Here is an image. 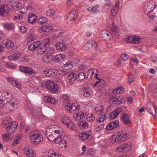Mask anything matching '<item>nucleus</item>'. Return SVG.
Segmentation results:
<instances>
[{
    "mask_svg": "<svg viewBox=\"0 0 157 157\" xmlns=\"http://www.w3.org/2000/svg\"><path fill=\"white\" fill-rule=\"evenodd\" d=\"M29 136L31 142L33 144H38L43 140V137L41 132L36 130L31 132Z\"/></svg>",
    "mask_w": 157,
    "mask_h": 157,
    "instance_id": "obj_1",
    "label": "nucleus"
},
{
    "mask_svg": "<svg viewBox=\"0 0 157 157\" xmlns=\"http://www.w3.org/2000/svg\"><path fill=\"white\" fill-rule=\"evenodd\" d=\"M29 136L31 142L33 144H38L43 140V137L41 132L36 130L31 132Z\"/></svg>",
    "mask_w": 157,
    "mask_h": 157,
    "instance_id": "obj_2",
    "label": "nucleus"
},
{
    "mask_svg": "<svg viewBox=\"0 0 157 157\" xmlns=\"http://www.w3.org/2000/svg\"><path fill=\"white\" fill-rule=\"evenodd\" d=\"M40 86L43 88H46L51 93H55L58 91L59 89L58 86L53 82L48 80L44 83L41 82Z\"/></svg>",
    "mask_w": 157,
    "mask_h": 157,
    "instance_id": "obj_3",
    "label": "nucleus"
},
{
    "mask_svg": "<svg viewBox=\"0 0 157 157\" xmlns=\"http://www.w3.org/2000/svg\"><path fill=\"white\" fill-rule=\"evenodd\" d=\"M128 138V135L125 131H120L117 135L113 136L112 141L113 143H119L125 141Z\"/></svg>",
    "mask_w": 157,
    "mask_h": 157,
    "instance_id": "obj_4",
    "label": "nucleus"
},
{
    "mask_svg": "<svg viewBox=\"0 0 157 157\" xmlns=\"http://www.w3.org/2000/svg\"><path fill=\"white\" fill-rule=\"evenodd\" d=\"M3 123L5 125L6 130L9 133H13L17 126V122L13 121L10 122L8 121L5 120L3 121Z\"/></svg>",
    "mask_w": 157,
    "mask_h": 157,
    "instance_id": "obj_5",
    "label": "nucleus"
},
{
    "mask_svg": "<svg viewBox=\"0 0 157 157\" xmlns=\"http://www.w3.org/2000/svg\"><path fill=\"white\" fill-rule=\"evenodd\" d=\"M155 3L153 1H150L146 3L144 6V9L146 13H150L153 12L154 14L157 15V6H155Z\"/></svg>",
    "mask_w": 157,
    "mask_h": 157,
    "instance_id": "obj_6",
    "label": "nucleus"
},
{
    "mask_svg": "<svg viewBox=\"0 0 157 157\" xmlns=\"http://www.w3.org/2000/svg\"><path fill=\"white\" fill-rule=\"evenodd\" d=\"M12 97V94L6 90H5L2 93L0 92V106H2L4 104L2 103H5V101L8 102L11 101Z\"/></svg>",
    "mask_w": 157,
    "mask_h": 157,
    "instance_id": "obj_7",
    "label": "nucleus"
},
{
    "mask_svg": "<svg viewBox=\"0 0 157 157\" xmlns=\"http://www.w3.org/2000/svg\"><path fill=\"white\" fill-rule=\"evenodd\" d=\"M123 111L121 108H119L114 110L109 114V118L111 120L116 118L119 114Z\"/></svg>",
    "mask_w": 157,
    "mask_h": 157,
    "instance_id": "obj_8",
    "label": "nucleus"
},
{
    "mask_svg": "<svg viewBox=\"0 0 157 157\" xmlns=\"http://www.w3.org/2000/svg\"><path fill=\"white\" fill-rule=\"evenodd\" d=\"M19 69L21 71L27 73L29 75L35 74L36 73L35 70L28 66H21L19 67Z\"/></svg>",
    "mask_w": 157,
    "mask_h": 157,
    "instance_id": "obj_9",
    "label": "nucleus"
},
{
    "mask_svg": "<svg viewBox=\"0 0 157 157\" xmlns=\"http://www.w3.org/2000/svg\"><path fill=\"white\" fill-rule=\"evenodd\" d=\"M131 147V144L128 142L124 144H121L117 147V149L119 151H122L123 150L128 151L129 150Z\"/></svg>",
    "mask_w": 157,
    "mask_h": 157,
    "instance_id": "obj_10",
    "label": "nucleus"
},
{
    "mask_svg": "<svg viewBox=\"0 0 157 157\" xmlns=\"http://www.w3.org/2000/svg\"><path fill=\"white\" fill-rule=\"evenodd\" d=\"M2 45L4 48L5 47H6L8 49L12 48L14 46V44L11 41L6 39L3 40Z\"/></svg>",
    "mask_w": 157,
    "mask_h": 157,
    "instance_id": "obj_11",
    "label": "nucleus"
},
{
    "mask_svg": "<svg viewBox=\"0 0 157 157\" xmlns=\"http://www.w3.org/2000/svg\"><path fill=\"white\" fill-rule=\"evenodd\" d=\"M112 36V34L106 30L102 31L100 35V37L103 38L105 40H109Z\"/></svg>",
    "mask_w": 157,
    "mask_h": 157,
    "instance_id": "obj_12",
    "label": "nucleus"
},
{
    "mask_svg": "<svg viewBox=\"0 0 157 157\" xmlns=\"http://www.w3.org/2000/svg\"><path fill=\"white\" fill-rule=\"evenodd\" d=\"M77 14L78 12L76 10H72L68 14L67 21H74L77 17Z\"/></svg>",
    "mask_w": 157,
    "mask_h": 157,
    "instance_id": "obj_13",
    "label": "nucleus"
},
{
    "mask_svg": "<svg viewBox=\"0 0 157 157\" xmlns=\"http://www.w3.org/2000/svg\"><path fill=\"white\" fill-rule=\"evenodd\" d=\"M9 11V7L7 5L4 4L0 6V15L1 16L5 15L7 14Z\"/></svg>",
    "mask_w": 157,
    "mask_h": 157,
    "instance_id": "obj_14",
    "label": "nucleus"
},
{
    "mask_svg": "<svg viewBox=\"0 0 157 157\" xmlns=\"http://www.w3.org/2000/svg\"><path fill=\"white\" fill-rule=\"evenodd\" d=\"M65 57V55L63 53L56 55L52 56V60L56 62H59Z\"/></svg>",
    "mask_w": 157,
    "mask_h": 157,
    "instance_id": "obj_15",
    "label": "nucleus"
},
{
    "mask_svg": "<svg viewBox=\"0 0 157 157\" xmlns=\"http://www.w3.org/2000/svg\"><path fill=\"white\" fill-rule=\"evenodd\" d=\"M53 29V28L51 26L44 25L38 28V31L40 33L47 32L49 33Z\"/></svg>",
    "mask_w": 157,
    "mask_h": 157,
    "instance_id": "obj_16",
    "label": "nucleus"
},
{
    "mask_svg": "<svg viewBox=\"0 0 157 157\" xmlns=\"http://www.w3.org/2000/svg\"><path fill=\"white\" fill-rule=\"evenodd\" d=\"M58 72L57 70L56 69H52L48 71H44V74L47 76L50 77H54L55 75H57Z\"/></svg>",
    "mask_w": 157,
    "mask_h": 157,
    "instance_id": "obj_17",
    "label": "nucleus"
},
{
    "mask_svg": "<svg viewBox=\"0 0 157 157\" xmlns=\"http://www.w3.org/2000/svg\"><path fill=\"white\" fill-rule=\"evenodd\" d=\"M55 47L58 50L62 51L67 49V46L63 43L57 42Z\"/></svg>",
    "mask_w": 157,
    "mask_h": 157,
    "instance_id": "obj_18",
    "label": "nucleus"
},
{
    "mask_svg": "<svg viewBox=\"0 0 157 157\" xmlns=\"http://www.w3.org/2000/svg\"><path fill=\"white\" fill-rule=\"evenodd\" d=\"M119 121H115L110 122L109 125L106 126V129L107 130H112L114 128H117L119 124Z\"/></svg>",
    "mask_w": 157,
    "mask_h": 157,
    "instance_id": "obj_19",
    "label": "nucleus"
},
{
    "mask_svg": "<svg viewBox=\"0 0 157 157\" xmlns=\"http://www.w3.org/2000/svg\"><path fill=\"white\" fill-rule=\"evenodd\" d=\"M43 99L45 102L51 104H55L56 102V100L55 99L50 95L44 96Z\"/></svg>",
    "mask_w": 157,
    "mask_h": 157,
    "instance_id": "obj_20",
    "label": "nucleus"
},
{
    "mask_svg": "<svg viewBox=\"0 0 157 157\" xmlns=\"http://www.w3.org/2000/svg\"><path fill=\"white\" fill-rule=\"evenodd\" d=\"M67 78L68 80V83L70 85L74 83L75 80L77 79L76 77L74 75V74L72 72L68 74Z\"/></svg>",
    "mask_w": 157,
    "mask_h": 157,
    "instance_id": "obj_21",
    "label": "nucleus"
},
{
    "mask_svg": "<svg viewBox=\"0 0 157 157\" xmlns=\"http://www.w3.org/2000/svg\"><path fill=\"white\" fill-rule=\"evenodd\" d=\"M95 44H96V43L93 41H89L87 42L84 44V49L86 50H87L93 47Z\"/></svg>",
    "mask_w": 157,
    "mask_h": 157,
    "instance_id": "obj_22",
    "label": "nucleus"
},
{
    "mask_svg": "<svg viewBox=\"0 0 157 157\" xmlns=\"http://www.w3.org/2000/svg\"><path fill=\"white\" fill-rule=\"evenodd\" d=\"M24 153L29 157H33L36 154L34 151H33L32 149L29 148H26L24 150Z\"/></svg>",
    "mask_w": 157,
    "mask_h": 157,
    "instance_id": "obj_23",
    "label": "nucleus"
},
{
    "mask_svg": "<svg viewBox=\"0 0 157 157\" xmlns=\"http://www.w3.org/2000/svg\"><path fill=\"white\" fill-rule=\"evenodd\" d=\"M73 62L70 60L68 61L63 64V67L64 69L68 70L71 69L73 67Z\"/></svg>",
    "mask_w": 157,
    "mask_h": 157,
    "instance_id": "obj_24",
    "label": "nucleus"
},
{
    "mask_svg": "<svg viewBox=\"0 0 157 157\" xmlns=\"http://www.w3.org/2000/svg\"><path fill=\"white\" fill-rule=\"evenodd\" d=\"M54 142L56 146L57 144H60L61 143L66 142V140H63V137L62 136L59 135L56 137L55 140L54 141Z\"/></svg>",
    "mask_w": 157,
    "mask_h": 157,
    "instance_id": "obj_25",
    "label": "nucleus"
},
{
    "mask_svg": "<svg viewBox=\"0 0 157 157\" xmlns=\"http://www.w3.org/2000/svg\"><path fill=\"white\" fill-rule=\"evenodd\" d=\"M36 18V16L35 14H30L28 16L27 20L29 23L33 24L35 22Z\"/></svg>",
    "mask_w": 157,
    "mask_h": 157,
    "instance_id": "obj_26",
    "label": "nucleus"
},
{
    "mask_svg": "<svg viewBox=\"0 0 157 157\" xmlns=\"http://www.w3.org/2000/svg\"><path fill=\"white\" fill-rule=\"evenodd\" d=\"M121 119L123 122L126 124H131V122L128 115L124 113L123 114V116L121 117Z\"/></svg>",
    "mask_w": 157,
    "mask_h": 157,
    "instance_id": "obj_27",
    "label": "nucleus"
},
{
    "mask_svg": "<svg viewBox=\"0 0 157 157\" xmlns=\"http://www.w3.org/2000/svg\"><path fill=\"white\" fill-rule=\"evenodd\" d=\"M81 92L82 91V95L85 97H88L90 96V93L88 90V87H83L82 88Z\"/></svg>",
    "mask_w": 157,
    "mask_h": 157,
    "instance_id": "obj_28",
    "label": "nucleus"
},
{
    "mask_svg": "<svg viewBox=\"0 0 157 157\" xmlns=\"http://www.w3.org/2000/svg\"><path fill=\"white\" fill-rule=\"evenodd\" d=\"M147 112L153 116H155L157 113L155 107L154 105H152L151 107L147 109Z\"/></svg>",
    "mask_w": 157,
    "mask_h": 157,
    "instance_id": "obj_29",
    "label": "nucleus"
},
{
    "mask_svg": "<svg viewBox=\"0 0 157 157\" xmlns=\"http://www.w3.org/2000/svg\"><path fill=\"white\" fill-rule=\"evenodd\" d=\"M22 4L21 2H13L11 5L12 9L15 10L20 8Z\"/></svg>",
    "mask_w": 157,
    "mask_h": 157,
    "instance_id": "obj_30",
    "label": "nucleus"
},
{
    "mask_svg": "<svg viewBox=\"0 0 157 157\" xmlns=\"http://www.w3.org/2000/svg\"><path fill=\"white\" fill-rule=\"evenodd\" d=\"M90 136V134L89 133L84 132L81 134H80L79 135L80 139L81 140H87L88 138V137Z\"/></svg>",
    "mask_w": 157,
    "mask_h": 157,
    "instance_id": "obj_31",
    "label": "nucleus"
},
{
    "mask_svg": "<svg viewBox=\"0 0 157 157\" xmlns=\"http://www.w3.org/2000/svg\"><path fill=\"white\" fill-rule=\"evenodd\" d=\"M37 53L39 55H42L46 53V48L41 46L36 50Z\"/></svg>",
    "mask_w": 157,
    "mask_h": 157,
    "instance_id": "obj_32",
    "label": "nucleus"
},
{
    "mask_svg": "<svg viewBox=\"0 0 157 157\" xmlns=\"http://www.w3.org/2000/svg\"><path fill=\"white\" fill-rule=\"evenodd\" d=\"M108 26L113 32L115 33L117 32V29L115 27V24L113 21H111L110 24Z\"/></svg>",
    "mask_w": 157,
    "mask_h": 157,
    "instance_id": "obj_33",
    "label": "nucleus"
},
{
    "mask_svg": "<svg viewBox=\"0 0 157 157\" xmlns=\"http://www.w3.org/2000/svg\"><path fill=\"white\" fill-rule=\"evenodd\" d=\"M64 31L63 30H59L56 31L55 34L53 35V37L55 39L57 38L64 33Z\"/></svg>",
    "mask_w": 157,
    "mask_h": 157,
    "instance_id": "obj_34",
    "label": "nucleus"
},
{
    "mask_svg": "<svg viewBox=\"0 0 157 157\" xmlns=\"http://www.w3.org/2000/svg\"><path fill=\"white\" fill-rule=\"evenodd\" d=\"M46 136L48 140L52 142H54V141L55 140L56 137V136H55V134L54 133L50 134L49 135L47 133Z\"/></svg>",
    "mask_w": 157,
    "mask_h": 157,
    "instance_id": "obj_35",
    "label": "nucleus"
},
{
    "mask_svg": "<svg viewBox=\"0 0 157 157\" xmlns=\"http://www.w3.org/2000/svg\"><path fill=\"white\" fill-rule=\"evenodd\" d=\"M66 125L67 127L70 128L72 130L75 131L76 130L75 125L72 121H70Z\"/></svg>",
    "mask_w": 157,
    "mask_h": 157,
    "instance_id": "obj_36",
    "label": "nucleus"
},
{
    "mask_svg": "<svg viewBox=\"0 0 157 157\" xmlns=\"http://www.w3.org/2000/svg\"><path fill=\"white\" fill-rule=\"evenodd\" d=\"M50 42V41L49 39H46L41 42V45L43 47L47 48V46L49 45Z\"/></svg>",
    "mask_w": 157,
    "mask_h": 157,
    "instance_id": "obj_37",
    "label": "nucleus"
},
{
    "mask_svg": "<svg viewBox=\"0 0 157 157\" xmlns=\"http://www.w3.org/2000/svg\"><path fill=\"white\" fill-rule=\"evenodd\" d=\"M8 102L9 105H11L12 107L14 108L15 105L18 104V100L17 98H12V99H11V101Z\"/></svg>",
    "mask_w": 157,
    "mask_h": 157,
    "instance_id": "obj_38",
    "label": "nucleus"
},
{
    "mask_svg": "<svg viewBox=\"0 0 157 157\" xmlns=\"http://www.w3.org/2000/svg\"><path fill=\"white\" fill-rule=\"evenodd\" d=\"M86 77V73L84 72H80L78 75V80H83Z\"/></svg>",
    "mask_w": 157,
    "mask_h": 157,
    "instance_id": "obj_39",
    "label": "nucleus"
},
{
    "mask_svg": "<svg viewBox=\"0 0 157 157\" xmlns=\"http://www.w3.org/2000/svg\"><path fill=\"white\" fill-rule=\"evenodd\" d=\"M20 55L19 53L14 54L9 57V59L10 60L17 59L19 58Z\"/></svg>",
    "mask_w": 157,
    "mask_h": 157,
    "instance_id": "obj_40",
    "label": "nucleus"
},
{
    "mask_svg": "<svg viewBox=\"0 0 157 157\" xmlns=\"http://www.w3.org/2000/svg\"><path fill=\"white\" fill-rule=\"evenodd\" d=\"M78 126L80 129H82L84 128H87L88 127V124L86 122L84 123L80 122L78 124Z\"/></svg>",
    "mask_w": 157,
    "mask_h": 157,
    "instance_id": "obj_41",
    "label": "nucleus"
},
{
    "mask_svg": "<svg viewBox=\"0 0 157 157\" xmlns=\"http://www.w3.org/2000/svg\"><path fill=\"white\" fill-rule=\"evenodd\" d=\"M47 19L45 17H41L38 19V23L41 25L44 24L45 23L47 22Z\"/></svg>",
    "mask_w": 157,
    "mask_h": 157,
    "instance_id": "obj_42",
    "label": "nucleus"
},
{
    "mask_svg": "<svg viewBox=\"0 0 157 157\" xmlns=\"http://www.w3.org/2000/svg\"><path fill=\"white\" fill-rule=\"evenodd\" d=\"M49 56L47 55H44L42 58L43 62L45 63H49L50 60Z\"/></svg>",
    "mask_w": 157,
    "mask_h": 157,
    "instance_id": "obj_43",
    "label": "nucleus"
},
{
    "mask_svg": "<svg viewBox=\"0 0 157 157\" xmlns=\"http://www.w3.org/2000/svg\"><path fill=\"white\" fill-rule=\"evenodd\" d=\"M86 119L88 121H92L95 119L94 116L91 113H89L86 116Z\"/></svg>",
    "mask_w": 157,
    "mask_h": 157,
    "instance_id": "obj_44",
    "label": "nucleus"
},
{
    "mask_svg": "<svg viewBox=\"0 0 157 157\" xmlns=\"http://www.w3.org/2000/svg\"><path fill=\"white\" fill-rule=\"evenodd\" d=\"M107 118V116L105 114L100 115L97 120L98 122H102Z\"/></svg>",
    "mask_w": 157,
    "mask_h": 157,
    "instance_id": "obj_45",
    "label": "nucleus"
},
{
    "mask_svg": "<svg viewBox=\"0 0 157 157\" xmlns=\"http://www.w3.org/2000/svg\"><path fill=\"white\" fill-rule=\"evenodd\" d=\"M55 49L52 47L46 48V52H47L48 53H52L55 52Z\"/></svg>",
    "mask_w": 157,
    "mask_h": 157,
    "instance_id": "obj_46",
    "label": "nucleus"
},
{
    "mask_svg": "<svg viewBox=\"0 0 157 157\" xmlns=\"http://www.w3.org/2000/svg\"><path fill=\"white\" fill-rule=\"evenodd\" d=\"M72 106H71V103H69L67 105L65 106V109L66 110L70 113L71 112L72 109Z\"/></svg>",
    "mask_w": 157,
    "mask_h": 157,
    "instance_id": "obj_47",
    "label": "nucleus"
},
{
    "mask_svg": "<svg viewBox=\"0 0 157 157\" xmlns=\"http://www.w3.org/2000/svg\"><path fill=\"white\" fill-rule=\"evenodd\" d=\"M140 38L138 36H134L133 40L132 41V43L137 44L140 41Z\"/></svg>",
    "mask_w": 157,
    "mask_h": 157,
    "instance_id": "obj_48",
    "label": "nucleus"
},
{
    "mask_svg": "<svg viewBox=\"0 0 157 157\" xmlns=\"http://www.w3.org/2000/svg\"><path fill=\"white\" fill-rule=\"evenodd\" d=\"M46 13L47 16L52 17L55 13V11L52 9L49 10L46 12Z\"/></svg>",
    "mask_w": 157,
    "mask_h": 157,
    "instance_id": "obj_49",
    "label": "nucleus"
},
{
    "mask_svg": "<svg viewBox=\"0 0 157 157\" xmlns=\"http://www.w3.org/2000/svg\"><path fill=\"white\" fill-rule=\"evenodd\" d=\"M70 121L67 117H65L61 119V121L63 123L66 125Z\"/></svg>",
    "mask_w": 157,
    "mask_h": 157,
    "instance_id": "obj_50",
    "label": "nucleus"
},
{
    "mask_svg": "<svg viewBox=\"0 0 157 157\" xmlns=\"http://www.w3.org/2000/svg\"><path fill=\"white\" fill-rule=\"evenodd\" d=\"M93 10H92V13H96L99 11V6H93Z\"/></svg>",
    "mask_w": 157,
    "mask_h": 157,
    "instance_id": "obj_51",
    "label": "nucleus"
},
{
    "mask_svg": "<svg viewBox=\"0 0 157 157\" xmlns=\"http://www.w3.org/2000/svg\"><path fill=\"white\" fill-rule=\"evenodd\" d=\"M123 101V100L121 98V97H119L116 98L115 104L117 105L120 104Z\"/></svg>",
    "mask_w": 157,
    "mask_h": 157,
    "instance_id": "obj_52",
    "label": "nucleus"
},
{
    "mask_svg": "<svg viewBox=\"0 0 157 157\" xmlns=\"http://www.w3.org/2000/svg\"><path fill=\"white\" fill-rule=\"evenodd\" d=\"M12 134V133H8L3 134L2 135V136L3 137V140H5V139L6 138H10V139H11L12 138L10 137V136H11V135L10 134Z\"/></svg>",
    "mask_w": 157,
    "mask_h": 157,
    "instance_id": "obj_53",
    "label": "nucleus"
},
{
    "mask_svg": "<svg viewBox=\"0 0 157 157\" xmlns=\"http://www.w3.org/2000/svg\"><path fill=\"white\" fill-rule=\"evenodd\" d=\"M28 38L31 41H34L36 39V37L33 34H31L29 35Z\"/></svg>",
    "mask_w": 157,
    "mask_h": 157,
    "instance_id": "obj_54",
    "label": "nucleus"
},
{
    "mask_svg": "<svg viewBox=\"0 0 157 157\" xmlns=\"http://www.w3.org/2000/svg\"><path fill=\"white\" fill-rule=\"evenodd\" d=\"M116 7H113L111 10V15L113 16H115L117 14V12L118 10V9L116 8Z\"/></svg>",
    "mask_w": 157,
    "mask_h": 157,
    "instance_id": "obj_55",
    "label": "nucleus"
},
{
    "mask_svg": "<svg viewBox=\"0 0 157 157\" xmlns=\"http://www.w3.org/2000/svg\"><path fill=\"white\" fill-rule=\"evenodd\" d=\"M66 142L64 143H61L60 144H57L56 146L58 147L59 148H62L63 147L65 148L66 147Z\"/></svg>",
    "mask_w": 157,
    "mask_h": 157,
    "instance_id": "obj_56",
    "label": "nucleus"
},
{
    "mask_svg": "<svg viewBox=\"0 0 157 157\" xmlns=\"http://www.w3.org/2000/svg\"><path fill=\"white\" fill-rule=\"evenodd\" d=\"M121 58L123 61H125L127 60L128 59V56H127L126 54L124 53H122L121 55Z\"/></svg>",
    "mask_w": 157,
    "mask_h": 157,
    "instance_id": "obj_57",
    "label": "nucleus"
},
{
    "mask_svg": "<svg viewBox=\"0 0 157 157\" xmlns=\"http://www.w3.org/2000/svg\"><path fill=\"white\" fill-rule=\"evenodd\" d=\"M104 128V125L101 124L97 126L95 128V130L96 131H99L101 130Z\"/></svg>",
    "mask_w": 157,
    "mask_h": 157,
    "instance_id": "obj_58",
    "label": "nucleus"
},
{
    "mask_svg": "<svg viewBox=\"0 0 157 157\" xmlns=\"http://www.w3.org/2000/svg\"><path fill=\"white\" fill-rule=\"evenodd\" d=\"M116 98L115 97L113 96H112L109 98V102L110 103H113L114 104H115V102Z\"/></svg>",
    "mask_w": 157,
    "mask_h": 157,
    "instance_id": "obj_59",
    "label": "nucleus"
},
{
    "mask_svg": "<svg viewBox=\"0 0 157 157\" xmlns=\"http://www.w3.org/2000/svg\"><path fill=\"white\" fill-rule=\"evenodd\" d=\"M29 49L32 51L34 50L36 48L35 46L34 45L33 43H32L31 44H30L28 46Z\"/></svg>",
    "mask_w": 157,
    "mask_h": 157,
    "instance_id": "obj_60",
    "label": "nucleus"
},
{
    "mask_svg": "<svg viewBox=\"0 0 157 157\" xmlns=\"http://www.w3.org/2000/svg\"><path fill=\"white\" fill-rule=\"evenodd\" d=\"M6 67L10 68H13L14 67V66L13 63L10 62H6Z\"/></svg>",
    "mask_w": 157,
    "mask_h": 157,
    "instance_id": "obj_61",
    "label": "nucleus"
},
{
    "mask_svg": "<svg viewBox=\"0 0 157 157\" xmlns=\"http://www.w3.org/2000/svg\"><path fill=\"white\" fill-rule=\"evenodd\" d=\"M36 48L40 45H41V43L40 41H37L33 43Z\"/></svg>",
    "mask_w": 157,
    "mask_h": 157,
    "instance_id": "obj_62",
    "label": "nucleus"
},
{
    "mask_svg": "<svg viewBox=\"0 0 157 157\" xmlns=\"http://www.w3.org/2000/svg\"><path fill=\"white\" fill-rule=\"evenodd\" d=\"M4 26L5 28L8 30L11 29H12V27L11 25L9 23H6Z\"/></svg>",
    "mask_w": 157,
    "mask_h": 157,
    "instance_id": "obj_63",
    "label": "nucleus"
},
{
    "mask_svg": "<svg viewBox=\"0 0 157 157\" xmlns=\"http://www.w3.org/2000/svg\"><path fill=\"white\" fill-rule=\"evenodd\" d=\"M50 157H62L59 154L56 152H55L51 154V155L50 156Z\"/></svg>",
    "mask_w": 157,
    "mask_h": 157,
    "instance_id": "obj_64",
    "label": "nucleus"
}]
</instances>
